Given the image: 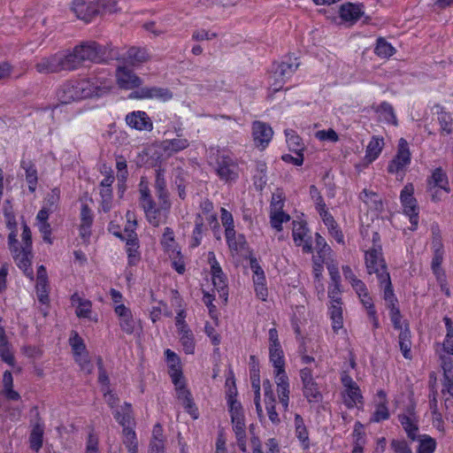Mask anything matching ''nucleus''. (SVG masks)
<instances>
[{"label": "nucleus", "mask_w": 453, "mask_h": 453, "mask_svg": "<svg viewBox=\"0 0 453 453\" xmlns=\"http://www.w3.org/2000/svg\"><path fill=\"white\" fill-rule=\"evenodd\" d=\"M98 95L88 80L69 81L58 91V98L62 104H70L73 101Z\"/></svg>", "instance_id": "1"}, {"label": "nucleus", "mask_w": 453, "mask_h": 453, "mask_svg": "<svg viewBox=\"0 0 453 453\" xmlns=\"http://www.w3.org/2000/svg\"><path fill=\"white\" fill-rule=\"evenodd\" d=\"M413 194L414 188L412 184L405 185L400 194V200L403 208V212L410 219L411 226L409 229L411 231L416 230L418 227L419 212L418 202Z\"/></svg>", "instance_id": "2"}, {"label": "nucleus", "mask_w": 453, "mask_h": 453, "mask_svg": "<svg viewBox=\"0 0 453 453\" xmlns=\"http://www.w3.org/2000/svg\"><path fill=\"white\" fill-rule=\"evenodd\" d=\"M365 261L367 273L375 274L377 280L380 275H388V266L382 255L380 245H375L365 251Z\"/></svg>", "instance_id": "3"}, {"label": "nucleus", "mask_w": 453, "mask_h": 453, "mask_svg": "<svg viewBox=\"0 0 453 453\" xmlns=\"http://www.w3.org/2000/svg\"><path fill=\"white\" fill-rule=\"evenodd\" d=\"M128 227L125 228V235H122L119 233L114 232L113 234L122 239L127 241V252L128 255V264L130 265H134L140 260V253L138 251V240L137 235L134 230L136 222L132 221V213L127 211V213Z\"/></svg>", "instance_id": "4"}, {"label": "nucleus", "mask_w": 453, "mask_h": 453, "mask_svg": "<svg viewBox=\"0 0 453 453\" xmlns=\"http://www.w3.org/2000/svg\"><path fill=\"white\" fill-rule=\"evenodd\" d=\"M300 63L296 58L288 57V61H283L273 67V74L271 76L273 79L272 84L273 91H279L284 82L289 79L294 73L297 70Z\"/></svg>", "instance_id": "5"}, {"label": "nucleus", "mask_w": 453, "mask_h": 453, "mask_svg": "<svg viewBox=\"0 0 453 453\" xmlns=\"http://www.w3.org/2000/svg\"><path fill=\"white\" fill-rule=\"evenodd\" d=\"M292 236L296 246L302 247L304 253L312 252V240L307 224L304 221L294 220Z\"/></svg>", "instance_id": "6"}, {"label": "nucleus", "mask_w": 453, "mask_h": 453, "mask_svg": "<svg viewBox=\"0 0 453 453\" xmlns=\"http://www.w3.org/2000/svg\"><path fill=\"white\" fill-rule=\"evenodd\" d=\"M216 172L225 181L235 180L238 176V165L227 155H220L217 159Z\"/></svg>", "instance_id": "7"}, {"label": "nucleus", "mask_w": 453, "mask_h": 453, "mask_svg": "<svg viewBox=\"0 0 453 453\" xmlns=\"http://www.w3.org/2000/svg\"><path fill=\"white\" fill-rule=\"evenodd\" d=\"M411 162V153L409 150L408 142L405 139L401 138L398 143L397 153L395 157L390 161L388 171L391 173H396L403 170V167L408 165Z\"/></svg>", "instance_id": "8"}, {"label": "nucleus", "mask_w": 453, "mask_h": 453, "mask_svg": "<svg viewBox=\"0 0 453 453\" xmlns=\"http://www.w3.org/2000/svg\"><path fill=\"white\" fill-rule=\"evenodd\" d=\"M73 10L77 18L85 22H89L100 15L96 1L74 0L73 2Z\"/></svg>", "instance_id": "9"}, {"label": "nucleus", "mask_w": 453, "mask_h": 453, "mask_svg": "<svg viewBox=\"0 0 453 453\" xmlns=\"http://www.w3.org/2000/svg\"><path fill=\"white\" fill-rule=\"evenodd\" d=\"M131 98L136 99H158L167 101L173 97V93L166 88L160 87H143L133 92Z\"/></svg>", "instance_id": "10"}, {"label": "nucleus", "mask_w": 453, "mask_h": 453, "mask_svg": "<svg viewBox=\"0 0 453 453\" xmlns=\"http://www.w3.org/2000/svg\"><path fill=\"white\" fill-rule=\"evenodd\" d=\"M127 125L138 131L150 132L153 129V122L147 112L143 111H134L126 116Z\"/></svg>", "instance_id": "11"}, {"label": "nucleus", "mask_w": 453, "mask_h": 453, "mask_svg": "<svg viewBox=\"0 0 453 453\" xmlns=\"http://www.w3.org/2000/svg\"><path fill=\"white\" fill-rule=\"evenodd\" d=\"M116 81L119 87L123 89L139 88L142 84V79L127 66H119L116 69Z\"/></svg>", "instance_id": "12"}, {"label": "nucleus", "mask_w": 453, "mask_h": 453, "mask_svg": "<svg viewBox=\"0 0 453 453\" xmlns=\"http://www.w3.org/2000/svg\"><path fill=\"white\" fill-rule=\"evenodd\" d=\"M273 135L272 127L262 121H254L252 124V137L253 141L257 147L265 149Z\"/></svg>", "instance_id": "13"}, {"label": "nucleus", "mask_w": 453, "mask_h": 453, "mask_svg": "<svg viewBox=\"0 0 453 453\" xmlns=\"http://www.w3.org/2000/svg\"><path fill=\"white\" fill-rule=\"evenodd\" d=\"M365 14L364 6L353 3H344L339 8V16L342 21L353 26Z\"/></svg>", "instance_id": "14"}, {"label": "nucleus", "mask_w": 453, "mask_h": 453, "mask_svg": "<svg viewBox=\"0 0 453 453\" xmlns=\"http://www.w3.org/2000/svg\"><path fill=\"white\" fill-rule=\"evenodd\" d=\"M35 68L41 74L58 73L62 71L59 52L40 58Z\"/></svg>", "instance_id": "15"}, {"label": "nucleus", "mask_w": 453, "mask_h": 453, "mask_svg": "<svg viewBox=\"0 0 453 453\" xmlns=\"http://www.w3.org/2000/svg\"><path fill=\"white\" fill-rule=\"evenodd\" d=\"M31 248L21 247L12 249V256L17 265L24 272L30 280L34 279V272L31 268Z\"/></svg>", "instance_id": "16"}, {"label": "nucleus", "mask_w": 453, "mask_h": 453, "mask_svg": "<svg viewBox=\"0 0 453 453\" xmlns=\"http://www.w3.org/2000/svg\"><path fill=\"white\" fill-rule=\"evenodd\" d=\"M150 56L145 48L133 46L130 47L123 57L124 62L133 67H137L147 63Z\"/></svg>", "instance_id": "17"}, {"label": "nucleus", "mask_w": 453, "mask_h": 453, "mask_svg": "<svg viewBox=\"0 0 453 453\" xmlns=\"http://www.w3.org/2000/svg\"><path fill=\"white\" fill-rule=\"evenodd\" d=\"M165 171L162 167H158L156 170V180H155V189L157 198L161 203L162 209H168L170 203L168 200L169 193L166 188V180L165 179Z\"/></svg>", "instance_id": "18"}, {"label": "nucleus", "mask_w": 453, "mask_h": 453, "mask_svg": "<svg viewBox=\"0 0 453 453\" xmlns=\"http://www.w3.org/2000/svg\"><path fill=\"white\" fill-rule=\"evenodd\" d=\"M398 419L404 429L407 436L411 441H416L419 437L418 435V420L413 414H401L398 416Z\"/></svg>", "instance_id": "19"}, {"label": "nucleus", "mask_w": 453, "mask_h": 453, "mask_svg": "<svg viewBox=\"0 0 453 453\" xmlns=\"http://www.w3.org/2000/svg\"><path fill=\"white\" fill-rule=\"evenodd\" d=\"M428 187L430 191L438 188L446 193L450 192L448 176L441 167L436 168L433 172L431 177L428 179Z\"/></svg>", "instance_id": "20"}, {"label": "nucleus", "mask_w": 453, "mask_h": 453, "mask_svg": "<svg viewBox=\"0 0 453 453\" xmlns=\"http://www.w3.org/2000/svg\"><path fill=\"white\" fill-rule=\"evenodd\" d=\"M73 50L82 63L86 60H95L100 51L98 44L95 42H84Z\"/></svg>", "instance_id": "21"}, {"label": "nucleus", "mask_w": 453, "mask_h": 453, "mask_svg": "<svg viewBox=\"0 0 453 453\" xmlns=\"http://www.w3.org/2000/svg\"><path fill=\"white\" fill-rule=\"evenodd\" d=\"M189 146V142L185 138H175L171 140H165L160 142L159 148L168 156H172L181 150H184Z\"/></svg>", "instance_id": "22"}, {"label": "nucleus", "mask_w": 453, "mask_h": 453, "mask_svg": "<svg viewBox=\"0 0 453 453\" xmlns=\"http://www.w3.org/2000/svg\"><path fill=\"white\" fill-rule=\"evenodd\" d=\"M384 147V140L379 136H372L369 142L365 156V161L366 164L372 163L382 151Z\"/></svg>", "instance_id": "23"}, {"label": "nucleus", "mask_w": 453, "mask_h": 453, "mask_svg": "<svg viewBox=\"0 0 453 453\" xmlns=\"http://www.w3.org/2000/svg\"><path fill=\"white\" fill-rule=\"evenodd\" d=\"M378 281L380 288H383V297L387 303L388 307L396 305L397 299L394 294L390 275H380V279H378Z\"/></svg>", "instance_id": "24"}, {"label": "nucleus", "mask_w": 453, "mask_h": 453, "mask_svg": "<svg viewBox=\"0 0 453 453\" xmlns=\"http://www.w3.org/2000/svg\"><path fill=\"white\" fill-rule=\"evenodd\" d=\"M71 302L76 306L75 313L79 318H90L92 303L89 300L84 299L77 293L71 296Z\"/></svg>", "instance_id": "25"}, {"label": "nucleus", "mask_w": 453, "mask_h": 453, "mask_svg": "<svg viewBox=\"0 0 453 453\" xmlns=\"http://www.w3.org/2000/svg\"><path fill=\"white\" fill-rule=\"evenodd\" d=\"M59 58L62 71H73L82 65L74 50L67 53L59 52Z\"/></svg>", "instance_id": "26"}, {"label": "nucleus", "mask_w": 453, "mask_h": 453, "mask_svg": "<svg viewBox=\"0 0 453 453\" xmlns=\"http://www.w3.org/2000/svg\"><path fill=\"white\" fill-rule=\"evenodd\" d=\"M278 204L279 208L275 207L271 210L270 223L273 228L280 232L282 230V223L289 221L290 216L281 210V202H278Z\"/></svg>", "instance_id": "27"}, {"label": "nucleus", "mask_w": 453, "mask_h": 453, "mask_svg": "<svg viewBox=\"0 0 453 453\" xmlns=\"http://www.w3.org/2000/svg\"><path fill=\"white\" fill-rule=\"evenodd\" d=\"M114 418L117 419L119 424L122 426L123 429H125V426H132L134 424V420L131 404L126 403L121 407L120 411H116L114 412Z\"/></svg>", "instance_id": "28"}, {"label": "nucleus", "mask_w": 453, "mask_h": 453, "mask_svg": "<svg viewBox=\"0 0 453 453\" xmlns=\"http://www.w3.org/2000/svg\"><path fill=\"white\" fill-rule=\"evenodd\" d=\"M20 165L25 170L26 180L28 183V188L31 192H34L36 188L38 180L36 168L30 160L22 159Z\"/></svg>", "instance_id": "29"}, {"label": "nucleus", "mask_w": 453, "mask_h": 453, "mask_svg": "<svg viewBox=\"0 0 453 453\" xmlns=\"http://www.w3.org/2000/svg\"><path fill=\"white\" fill-rule=\"evenodd\" d=\"M43 432V424L40 422L35 423L31 431L29 436L30 447L36 452H38L42 446Z\"/></svg>", "instance_id": "30"}, {"label": "nucleus", "mask_w": 453, "mask_h": 453, "mask_svg": "<svg viewBox=\"0 0 453 453\" xmlns=\"http://www.w3.org/2000/svg\"><path fill=\"white\" fill-rule=\"evenodd\" d=\"M123 443L130 453H138V441L136 434L132 426H125L122 430Z\"/></svg>", "instance_id": "31"}, {"label": "nucleus", "mask_w": 453, "mask_h": 453, "mask_svg": "<svg viewBox=\"0 0 453 453\" xmlns=\"http://www.w3.org/2000/svg\"><path fill=\"white\" fill-rule=\"evenodd\" d=\"M81 234L85 237L89 235V228L93 223L92 211L87 204H82L81 211Z\"/></svg>", "instance_id": "32"}, {"label": "nucleus", "mask_w": 453, "mask_h": 453, "mask_svg": "<svg viewBox=\"0 0 453 453\" xmlns=\"http://www.w3.org/2000/svg\"><path fill=\"white\" fill-rule=\"evenodd\" d=\"M303 393L309 403H319L322 400V394L316 381L303 386Z\"/></svg>", "instance_id": "33"}, {"label": "nucleus", "mask_w": 453, "mask_h": 453, "mask_svg": "<svg viewBox=\"0 0 453 453\" xmlns=\"http://www.w3.org/2000/svg\"><path fill=\"white\" fill-rule=\"evenodd\" d=\"M179 334L185 353L193 354L195 350V342L191 330L184 326V329L179 331Z\"/></svg>", "instance_id": "34"}, {"label": "nucleus", "mask_w": 453, "mask_h": 453, "mask_svg": "<svg viewBox=\"0 0 453 453\" xmlns=\"http://www.w3.org/2000/svg\"><path fill=\"white\" fill-rule=\"evenodd\" d=\"M296 435L303 443V447H309V434L304 425L303 418L299 414L295 416Z\"/></svg>", "instance_id": "35"}, {"label": "nucleus", "mask_w": 453, "mask_h": 453, "mask_svg": "<svg viewBox=\"0 0 453 453\" xmlns=\"http://www.w3.org/2000/svg\"><path fill=\"white\" fill-rule=\"evenodd\" d=\"M399 347L403 353V356L406 359H411V332L408 327H405L403 330L400 331L399 334Z\"/></svg>", "instance_id": "36"}, {"label": "nucleus", "mask_w": 453, "mask_h": 453, "mask_svg": "<svg viewBox=\"0 0 453 453\" xmlns=\"http://www.w3.org/2000/svg\"><path fill=\"white\" fill-rule=\"evenodd\" d=\"M285 135L289 150L295 153H303L304 146L301 142V138L296 134V132L287 129L285 130Z\"/></svg>", "instance_id": "37"}, {"label": "nucleus", "mask_w": 453, "mask_h": 453, "mask_svg": "<svg viewBox=\"0 0 453 453\" xmlns=\"http://www.w3.org/2000/svg\"><path fill=\"white\" fill-rule=\"evenodd\" d=\"M345 393L344 403L348 408H353L357 403L361 402L362 395L357 384L345 388Z\"/></svg>", "instance_id": "38"}, {"label": "nucleus", "mask_w": 453, "mask_h": 453, "mask_svg": "<svg viewBox=\"0 0 453 453\" xmlns=\"http://www.w3.org/2000/svg\"><path fill=\"white\" fill-rule=\"evenodd\" d=\"M212 284L214 286L215 290L219 293V296L223 298L225 302L227 301L228 290H227V283L226 278L222 274L211 275Z\"/></svg>", "instance_id": "39"}, {"label": "nucleus", "mask_w": 453, "mask_h": 453, "mask_svg": "<svg viewBox=\"0 0 453 453\" xmlns=\"http://www.w3.org/2000/svg\"><path fill=\"white\" fill-rule=\"evenodd\" d=\"M376 111L380 113L383 119L388 123L393 124L395 126L397 125V119L394 111V108L390 104L382 102L376 109Z\"/></svg>", "instance_id": "40"}, {"label": "nucleus", "mask_w": 453, "mask_h": 453, "mask_svg": "<svg viewBox=\"0 0 453 453\" xmlns=\"http://www.w3.org/2000/svg\"><path fill=\"white\" fill-rule=\"evenodd\" d=\"M270 361L273 367L282 368L285 366L284 355L281 346L269 347Z\"/></svg>", "instance_id": "41"}, {"label": "nucleus", "mask_w": 453, "mask_h": 453, "mask_svg": "<svg viewBox=\"0 0 453 453\" xmlns=\"http://www.w3.org/2000/svg\"><path fill=\"white\" fill-rule=\"evenodd\" d=\"M376 55L381 58H389L395 53L394 47L384 38H379L374 50Z\"/></svg>", "instance_id": "42"}, {"label": "nucleus", "mask_w": 453, "mask_h": 453, "mask_svg": "<svg viewBox=\"0 0 453 453\" xmlns=\"http://www.w3.org/2000/svg\"><path fill=\"white\" fill-rule=\"evenodd\" d=\"M330 316L333 323V330L337 333L342 327V307L340 303H333L330 308Z\"/></svg>", "instance_id": "43"}, {"label": "nucleus", "mask_w": 453, "mask_h": 453, "mask_svg": "<svg viewBox=\"0 0 453 453\" xmlns=\"http://www.w3.org/2000/svg\"><path fill=\"white\" fill-rule=\"evenodd\" d=\"M204 226L203 222V219L200 215L196 216V224L195 228L193 230L192 234V241H191V247L195 248L200 245L201 240L203 238V233Z\"/></svg>", "instance_id": "44"}, {"label": "nucleus", "mask_w": 453, "mask_h": 453, "mask_svg": "<svg viewBox=\"0 0 453 453\" xmlns=\"http://www.w3.org/2000/svg\"><path fill=\"white\" fill-rule=\"evenodd\" d=\"M419 439V445L418 448V453H433L435 449L436 442L429 435H421Z\"/></svg>", "instance_id": "45"}, {"label": "nucleus", "mask_w": 453, "mask_h": 453, "mask_svg": "<svg viewBox=\"0 0 453 453\" xmlns=\"http://www.w3.org/2000/svg\"><path fill=\"white\" fill-rule=\"evenodd\" d=\"M236 394H237L236 388L234 385L233 388H229L228 400H227V403L229 404V411L231 413V418L234 417V414H237L238 416L242 415L241 403L234 398Z\"/></svg>", "instance_id": "46"}, {"label": "nucleus", "mask_w": 453, "mask_h": 453, "mask_svg": "<svg viewBox=\"0 0 453 453\" xmlns=\"http://www.w3.org/2000/svg\"><path fill=\"white\" fill-rule=\"evenodd\" d=\"M433 252L434 256L431 263V269L437 279H440L441 276H443V271L441 267V265L443 261L444 250Z\"/></svg>", "instance_id": "47"}, {"label": "nucleus", "mask_w": 453, "mask_h": 453, "mask_svg": "<svg viewBox=\"0 0 453 453\" xmlns=\"http://www.w3.org/2000/svg\"><path fill=\"white\" fill-rule=\"evenodd\" d=\"M315 241L317 250L316 257L326 258V257L331 252L330 246L326 243V240L319 233H316L315 234Z\"/></svg>", "instance_id": "48"}, {"label": "nucleus", "mask_w": 453, "mask_h": 453, "mask_svg": "<svg viewBox=\"0 0 453 453\" xmlns=\"http://www.w3.org/2000/svg\"><path fill=\"white\" fill-rule=\"evenodd\" d=\"M277 393L279 401L281 403L284 411H288L289 402V383L277 385Z\"/></svg>", "instance_id": "49"}, {"label": "nucleus", "mask_w": 453, "mask_h": 453, "mask_svg": "<svg viewBox=\"0 0 453 453\" xmlns=\"http://www.w3.org/2000/svg\"><path fill=\"white\" fill-rule=\"evenodd\" d=\"M99 14L113 13L118 12V3L115 0H96Z\"/></svg>", "instance_id": "50"}, {"label": "nucleus", "mask_w": 453, "mask_h": 453, "mask_svg": "<svg viewBox=\"0 0 453 453\" xmlns=\"http://www.w3.org/2000/svg\"><path fill=\"white\" fill-rule=\"evenodd\" d=\"M36 295L40 303L45 304L50 301L48 281H36Z\"/></svg>", "instance_id": "51"}, {"label": "nucleus", "mask_w": 453, "mask_h": 453, "mask_svg": "<svg viewBox=\"0 0 453 453\" xmlns=\"http://www.w3.org/2000/svg\"><path fill=\"white\" fill-rule=\"evenodd\" d=\"M101 210L104 212H108L111 209L112 205V189H100Z\"/></svg>", "instance_id": "52"}, {"label": "nucleus", "mask_w": 453, "mask_h": 453, "mask_svg": "<svg viewBox=\"0 0 453 453\" xmlns=\"http://www.w3.org/2000/svg\"><path fill=\"white\" fill-rule=\"evenodd\" d=\"M232 233L233 234L226 235L227 244L231 250H238L245 243L244 236L242 234L236 236L234 227H233Z\"/></svg>", "instance_id": "53"}, {"label": "nucleus", "mask_w": 453, "mask_h": 453, "mask_svg": "<svg viewBox=\"0 0 453 453\" xmlns=\"http://www.w3.org/2000/svg\"><path fill=\"white\" fill-rule=\"evenodd\" d=\"M431 231H432V250H433V251L444 250L439 226L436 224L433 225L431 226Z\"/></svg>", "instance_id": "54"}, {"label": "nucleus", "mask_w": 453, "mask_h": 453, "mask_svg": "<svg viewBox=\"0 0 453 453\" xmlns=\"http://www.w3.org/2000/svg\"><path fill=\"white\" fill-rule=\"evenodd\" d=\"M221 222L225 226V235L233 234L232 230L234 226V219L232 214L226 211L225 208H221Z\"/></svg>", "instance_id": "55"}, {"label": "nucleus", "mask_w": 453, "mask_h": 453, "mask_svg": "<svg viewBox=\"0 0 453 453\" xmlns=\"http://www.w3.org/2000/svg\"><path fill=\"white\" fill-rule=\"evenodd\" d=\"M0 357L4 362L10 365H14V357L10 349L8 342H0Z\"/></svg>", "instance_id": "56"}, {"label": "nucleus", "mask_w": 453, "mask_h": 453, "mask_svg": "<svg viewBox=\"0 0 453 453\" xmlns=\"http://www.w3.org/2000/svg\"><path fill=\"white\" fill-rule=\"evenodd\" d=\"M231 418L235 436L242 437V435H245L246 433L243 415L238 416L237 414H234Z\"/></svg>", "instance_id": "57"}, {"label": "nucleus", "mask_w": 453, "mask_h": 453, "mask_svg": "<svg viewBox=\"0 0 453 453\" xmlns=\"http://www.w3.org/2000/svg\"><path fill=\"white\" fill-rule=\"evenodd\" d=\"M315 137L319 141H329L332 142H336L339 140L337 133L332 128L316 132Z\"/></svg>", "instance_id": "58"}, {"label": "nucleus", "mask_w": 453, "mask_h": 453, "mask_svg": "<svg viewBox=\"0 0 453 453\" xmlns=\"http://www.w3.org/2000/svg\"><path fill=\"white\" fill-rule=\"evenodd\" d=\"M59 193V190L57 188L51 190V192L48 194L47 197L45 198L43 207H46L47 209L53 211L58 203Z\"/></svg>", "instance_id": "59"}, {"label": "nucleus", "mask_w": 453, "mask_h": 453, "mask_svg": "<svg viewBox=\"0 0 453 453\" xmlns=\"http://www.w3.org/2000/svg\"><path fill=\"white\" fill-rule=\"evenodd\" d=\"M275 403L276 400L265 402L269 419L273 425H278L280 422V418L275 411Z\"/></svg>", "instance_id": "60"}, {"label": "nucleus", "mask_w": 453, "mask_h": 453, "mask_svg": "<svg viewBox=\"0 0 453 453\" xmlns=\"http://www.w3.org/2000/svg\"><path fill=\"white\" fill-rule=\"evenodd\" d=\"M169 373H170V376L172 378L173 383L174 384L175 388H177L180 385H185V381L182 377V372L179 369L177 365H170Z\"/></svg>", "instance_id": "61"}, {"label": "nucleus", "mask_w": 453, "mask_h": 453, "mask_svg": "<svg viewBox=\"0 0 453 453\" xmlns=\"http://www.w3.org/2000/svg\"><path fill=\"white\" fill-rule=\"evenodd\" d=\"M174 242V234L173 229L170 227H165L161 240L162 245L169 250L173 248Z\"/></svg>", "instance_id": "62"}, {"label": "nucleus", "mask_w": 453, "mask_h": 453, "mask_svg": "<svg viewBox=\"0 0 453 453\" xmlns=\"http://www.w3.org/2000/svg\"><path fill=\"white\" fill-rule=\"evenodd\" d=\"M389 418V412L385 403H380L377 406L376 411L373 413L372 421L380 422L386 420Z\"/></svg>", "instance_id": "63"}, {"label": "nucleus", "mask_w": 453, "mask_h": 453, "mask_svg": "<svg viewBox=\"0 0 453 453\" xmlns=\"http://www.w3.org/2000/svg\"><path fill=\"white\" fill-rule=\"evenodd\" d=\"M390 446L395 453H412L405 441L393 440Z\"/></svg>", "instance_id": "64"}]
</instances>
